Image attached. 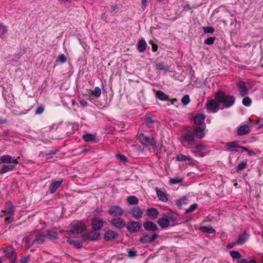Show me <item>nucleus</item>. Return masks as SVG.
Here are the masks:
<instances>
[{"mask_svg":"<svg viewBox=\"0 0 263 263\" xmlns=\"http://www.w3.org/2000/svg\"><path fill=\"white\" fill-rule=\"evenodd\" d=\"M66 241L68 243L70 244L71 245H73L77 248H80L82 247V242H80L79 240H74L71 239L70 238H68L67 239Z\"/></svg>","mask_w":263,"mask_h":263,"instance_id":"nucleus-35","label":"nucleus"},{"mask_svg":"<svg viewBox=\"0 0 263 263\" xmlns=\"http://www.w3.org/2000/svg\"><path fill=\"white\" fill-rule=\"evenodd\" d=\"M119 157L120 160L123 161H125L126 160V157L123 155H119Z\"/></svg>","mask_w":263,"mask_h":263,"instance_id":"nucleus-61","label":"nucleus"},{"mask_svg":"<svg viewBox=\"0 0 263 263\" xmlns=\"http://www.w3.org/2000/svg\"><path fill=\"white\" fill-rule=\"evenodd\" d=\"M199 230L204 233H208V234H213L215 233L216 231L212 227H208L206 226H202L199 228Z\"/></svg>","mask_w":263,"mask_h":263,"instance_id":"nucleus-34","label":"nucleus"},{"mask_svg":"<svg viewBox=\"0 0 263 263\" xmlns=\"http://www.w3.org/2000/svg\"><path fill=\"white\" fill-rule=\"evenodd\" d=\"M7 122V120L6 119H3L2 117H0V124H5Z\"/></svg>","mask_w":263,"mask_h":263,"instance_id":"nucleus-60","label":"nucleus"},{"mask_svg":"<svg viewBox=\"0 0 263 263\" xmlns=\"http://www.w3.org/2000/svg\"><path fill=\"white\" fill-rule=\"evenodd\" d=\"M128 255L130 257H135L137 255V251L130 249H127Z\"/></svg>","mask_w":263,"mask_h":263,"instance_id":"nucleus-48","label":"nucleus"},{"mask_svg":"<svg viewBox=\"0 0 263 263\" xmlns=\"http://www.w3.org/2000/svg\"><path fill=\"white\" fill-rule=\"evenodd\" d=\"M159 214L158 210L154 208L147 209L146 211V215L152 220L157 218L158 217Z\"/></svg>","mask_w":263,"mask_h":263,"instance_id":"nucleus-18","label":"nucleus"},{"mask_svg":"<svg viewBox=\"0 0 263 263\" xmlns=\"http://www.w3.org/2000/svg\"><path fill=\"white\" fill-rule=\"evenodd\" d=\"M7 32V28L4 26L2 24L0 23V37L2 35L4 34Z\"/></svg>","mask_w":263,"mask_h":263,"instance_id":"nucleus-49","label":"nucleus"},{"mask_svg":"<svg viewBox=\"0 0 263 263\" xmlns=\"http://www.w3.org/2000/svg\"><path fill=\"white\" fill-rule=\"evenodd\" d=\"M13 216H7V217L5 218V222H11L13 220Z\"/></svg>","mask_w":263,"mask_h":263,"instance_id":"nucleus-58","label":"nucleus"},{"mask_svg":"<svg viewBox=\"0 0 263 263\" xmlns=\"http://www.w3.org/2000/svg\"><path fill=\"white\" fill-rule=\"evenodd\" d=\"M143 225L144 229L149 232H155L159 229L158 226L152 221H145Z\"/></svg>","mask_w":263,"mask_h":263,"instance_id":"nucleus-16","label":"nucleus"},{"mask_svg":"<svg viewBox=\"0 0 263 263\" xmlns=\"http://www.w3.org/2000/svg\"><path fill=\"white\" fill-rule=\"evenodd\" d=\"M83 139L86 142H97L96 136L89 133L84 134L83 136Z\"/></svg>","mask_w":263,"mask_h":263,"instance_id":"nucleus-30","label":"nucleus"},{"mask_svg":"<svg viewBox=\"0 0 263 263\" xmlns=\"http://www.w3.org/2000/svg\"><path fill=\"white\" fill-rule=\"evenodd\" d=\"M202 30L205 33H212L215 31L213 27H203Z\"/></svg>","mask_w":263,"mask_h":263,"instance_id":"nucleus-44","label":"nucleus"},{"mask_svg":"<svg viewBox=\"0 0 263 263\" xmlns=\"http://www.w3.org/2000/svg\"><path fill=\"white\" fill-rule=\"evenodd\" d=\"M158 236L159 235L156 233H154L152 235L143 234V236L140 237V241L142 243H152L154 242Z\"/></svg>","mask_w":263,"mask_h":263,"instance_id":"nucleus-12","label":"nucleus"},{"mask_svg":"<svg viewBox=\"0 0 263 263\" xmlns=\"http://www.w3.org/2000/svg\"><path fill=\"white\" fill-rule=\"evenodd\" d=\"M46 238L50 240H52L58 238V233L57 231L52 230L44 232Z\"/></svg>","mask_w":263,"mask_h":263,"instance_id":"nucleus-22","label":"nucleus"},{"mask_svg":"<svg viewBox=\"0 0 263 263\" xmlns=\"http://www.w3.org/2000/svg\"><path fill=\"white\" fill-rule=\"evenodd\" d=\"M238 88L240 89L239 94L241 97H244L248 93V90L245 82L240 81L237 84Z\"/></svg>","mask_w":263,"mask_h":263,"instance_id":"nucleus-20","label":"nucleus"},{"mask_svg":"<svg viewBox=\"0 0 263 263\" xmlns=\"http://www.w3.org/2000/svg\"><path fill=\"white\" fill-rule=\"evenodd\" d=\"M125 227L129 232L136 233L140 230L141 225L139 222L131 220L126 223Z\"/></svg>","mask_w":263,"mask_h":263,"instance_id":"nucleus-9","label":"nucleus"},{"mask_svg":"<svg viewBox=\"0 0 263 263\" xmlns=\"http://www.w3.org/2000/svg\"><path fill=\"white\" fill-rule=\"evenodd\" d=\"M58 138L62 139L69 135L74 133V131L73 129L72 125L71 124H65L64 125H58L55 128Z\"/></svg>","mask_w":263,"mask_h":263,"instance_id":"nucleus-4","label":"nucleus"},{"mask_svg":"<svg viewBox=\"0 0 263 263\" xmlns=\"http://www.w3.org/2000/svg\"><path fill=\"white\" fill-rule=\"evenodd\" d=\"M183 179L178 177H176L170 179V182L171 184H177L182 182Z\"/></svg>","mask_w":263,"mask_h":263,"instance_id":"nucleus-40","label":"nucleus"},{"mask_svg":"<svg viewBox=\"0 0 263 263\" xmlns=\"http://www.w3.org/2000/svg\"><path fill=\"white\" fill-rule=\"evenodd\" d=\"M93 94L96 97H99L101 94V90L100 87L97 86L95 88L94 91H93Z\"/></svg>","mask_w":263,"mask_h":263,"instance_id":"nucleus-47","label":"nucleus"},{"mask_svg":"<svg viewBox=\"0 0 263 263\" xmlns=\"http://www.w3.org/2000/svg\"><path fill=\"white\" fill-rule=\"evenodd\" d=\"M147 44L144 40H140L137 44V48L139 52H143L146 50Z\"/></svg>","mask_w":263,"mask_h":263,"instance_id":"nucleus-33","label":"nucleus"},{"mask_svg":"<svg viewBox=\"0 0 263 263\" xmlns=\"http://www.w3.org/2000/svg\"><path fill=\"white\" fill-rule=\"evenodd\" d=\"M149 44L152 45V50L154 52H156L158 50V46L157 44H155L153 41H149Z\"/></svg>","mask_w":263,"mask_h":263,"instance_id":"nucleus-54","label":"nucleus"},{"mask_svg":"<svg viewBox=\"0 0 263 263\" xmlns=\"http://www.w3.org/2000/svg\"><path fill=\"white\" fill-rule=\"evenodd\" d=\"M251 103H252L251 99L248 97H245L243 99L242 101V104L245 106H250Z\"/></svg>","mask_w":263,"mask_h":263,"instance_id":"nucleus-42","label":"nucleus"},{"mask_svg":"<svg viewBox=\"0 0 263 263\" xmlns=\"http://www.w3.org/2000/svg\"><path fill=\"white\" fill-rule=\"evenodd\" d=\"M88 234L89 240L91 241L98 240L100 237V233L98 232L97 231H94L93 230H92L91 232L88 233Z\"/></svg>","mask_w":263,"mask_h":263,"instance_id":"nucleus-29","label":"nucleus"},{"mask_svg":"<svg viewBox=\"0 0 263 263\" xmlns=\"http://www.w3.org/2000/svg\"><path fill=\"white\" fill-rule=\"evenodd\" d=\"M79 103L83 107H86L87 106V102L84 99L81 100Z\"/></svg>","mask_w":263,"mask_h":263,"instance_id":"nucleus-57","label":"nucleus"},{"mask_svg":"<svg viewBox=\"0 0 263 263\" xmlns=\"http://www.w3.org/2000/svg\"><path fill=\"white\" fill-rule=\"evenodd\" d=\"M20 158L18 157L16 159H14L9 155H5L0 157V165L3 164L0 168V174H3L9 172L13 171L16 170V166L18 164L17 159Z\"/></svg>","mask_w":263,"mask_h":263,"instance_id":"nucleus-2","label":"nucleus"},{"mask_svg":"<svg viewBox=\"0 0 263 263\" xmlns=\"http://www.w3.org/2000/svg\"><path fill=\"white\" fill-rule=\"evenodd\" d=\"M176 160L179 161H188V164H192L193 159L190 156H185L183 154H179L176 156Z\"/></svg>","mask_w":263,"mask_h":263,"instance_id":"nucleus-23","label":"nucleus"},{"mask_svg":"<svg viewBox=\"0 0 263 263\" xmlns=\"http://www.w3.org/2000/svg\"><path fill=\"white\" fill-rule=\"evenodd\" d=\"M13 207L11 206L8 210L6 211L5 215L6 216H13Z\"/></svg>","mask_w":263,"mask_h":263,"instance_id":"nucleus-51","label":"nucleus"},{"mask_svg":"<svg viewBox=\"0 0 263 263\" xmlns=\"http://www.w3.org/2000/svg\"><path fill=\"white\" fill-rule=\"evenodd\" d=\"M157 222L162 228H166L169 226L170 222L166 218H160Z\"/></svg>","mask_w":263,"mask_h":263,"instance_id":"nucleus-32","label":"nucleus"},{"mask_svg":"<svg viewBox=\"0 0 263 263\" xmlns=\"http://www.w3.org/2000/svg\"><path fill=\"white\" fill-rule=\"evenodd\" d=\"M205 119V116L203 114L199 113L196 114L193 118L194 123L195 125L194 126H205V124L204 123Z\"/></svg>","mask_w":263,"mask_h":263,"instance_id":"nucleus-11","label":"nucleus"},{"mask_svg":"<svg viewBox=\"0 0 263 263\" xmlns=\"http://www.w3.org/2000/svg\"><path fill=\"white\" fill-rule=\"evenodd\" d=\"M46 239L44 232L39 233L36 235L35 238L33 240L32 243L42 244Z\"/></svg>","mask_w":263,"mask_h":263,"instance_id":"nucleus-19","label":"nucleus"},{"mask_svg":"<svg viewBox=\"0 0 263 263\" xmlns=\"http://www.w3.org/2000/svg\"><path fill=\"white\" fill-rule=\"evenodd\" d=\"M89 240V238L88 237V233L86 234H84L82 236V241L81 242H82V243L83 242H85Z\"/></svg>","mask_w":263,"mask_h":263,"instance_id":"nucleus-55","label":"nucleus"},{"mask_svg":"<svg viewBox=\"0 0 263 263\" xmlns=\"http://www.w3.org/2000/svg\"><path fill=\"white\" fill-rule=\"evenodd\" d=\"M118 233L112 230H108L105 233L104 239L106 241L112 240L118 237Z\"/></svg>","mask_w":263,"mask_h":263,"instance_id":"nucleus-14","label":"nucleus"},{"mask_svg":"<svg viewBox=\"0 0 263 263\" xmlns=\"http://www.w3.org/2000/svg\"><path fill=\"white\" fill-rule=\"evenodd\" d=\"M240 263H250V262H248L246 259H241L240 260Z\"/></svg>","mask_w":263,"mask_h":263,"instance_id":"nucleus-64","label":"nucleus"},{"mask_svg":"<svg viewBox=\"0 0 263 263\" xmlns=\"http://www.w3.org/2000/svg\"><path fill=\"white\" fill-rule=\"evenodd\" d=\"M226 146L228 147V149L230 151H234L235 152H237V150H233V148H238L239 145L238 144V141H234L232 142H228L226 144Z\"/></svg>","mask_w":263,"mask_h":263,"instance_id":"nucleus-31","label":"nucleus"},{"mask_svg":"<svg viewBox=\"0 0 263 263\" xmlns=\"http://www.w3.org/2000/svg\"><path fill=\"white\" fill-rule=\"evenodd\" d=\"M127 202L131 205H136L138 203V199L135 196H130L127 198Z\"/></svg>","mask_w":263,"mask_h":263,"instance_id":"nucleus-37","label":"nucleus"},{"mask_svg":"<svg viewBox=\"0 0 263 263\" xmlns=\"http://www.w3.org/2000/svg\"><path fill=\"white\" fill-rule=\"evenodd\" d=\"M249 235L245 231L243 233L239 235L236 243L240 245L244 244L249 238Z\"/></svg>","mask_w":263,"mask_h":263,"instance_id":"nucleus-27","label":"nucleus"},{"mask_svg":"<svg viewBox=\"0 0 263 263\" xmlns=\"http://www.w3.org/2000/svg\"><path fill=\"white\" fill-rule=\"evenodd\" d=\"M215 98L219 104L223 105L222 108L232 106L235 101V98L233 96L227 95L224 91L220 90L215 93Z\"/></svg>","mask_w":263,"mask_h":263,"instance_id":"nucleus-3","label":"nucleus"},{"mask_svg":"<svg viewBox=\"0 0 263 263\" xmlns=\"http://www.w3.org/2000/svg\"><path fill=\"white\" fill-rule=\"evenodd\" d=\"M5 256L9 260L10 263H15L17 259V253L15 249L10 246L6 247L3 249Z\"/></svg>","mask_w":263,"mask_h":263,"instance_id":"nucleus-5","label":"nucleus"},{"mask_svg":"<svg viewBox=\"0 0 263 263\" xmlns=\"http://www.w3.org/2000/svg\"><path fill=\"white\" fill-rule=\"evenodd\" d=\"M29 257L27 256H23L20 260L19 263H28Z\"/></svg>","mask_w":263,"mask_h":263,"instance_id":"nucleus-52","label":"nucleus"},{"mask_svg":"<svg viewBox=\"0 0 263 263\" xmlns=\"http://www.w3.org/2000/svg\"><path fill=\"white\" fill-rule=\"evenodd\" d=\"M58 60L62 63H64L67 61V58L64 54H60L58 57Z\"/></svg>","mask_w":263,"mask_h":263,"instance_id":"nucleus-50","label":"nucleus"},{"mask_svg":"<svg viewBox=\"0 0 263 263\" xmlns=\"http://www.w3.org/2000/svg\"><path fill=\"white\" fill-rule=\"evenodd\" d=\"M139 140L141 143L145 145H151L153 147H157V141L154 138H149L144 134H141L139 136Z\"/></svg>","mask_w":263,"mask_h":263,"instance_id":"nucleus-7","label":"nucleus"},{"mask_svg":"<svg viewBox=\"0 0 263 263\" xmlns=\"http://www.w3.org/2000/svg\"><path fill=\"white\" fill-rule=\"evenodd\" d=\"M156 69L158 70H168V67L163 62L158 63L156 64Z\"/></svg>","mask_w":263,"mask_h":263,"instance_id":"nucleus-36","label":"nucleus"},{"mask_svg":"<svg viewBox=\"0 0 263 263\" xmlns=\"http://www.w3.org/2000/svg\"><path fill=\"white\" fill-rule=\"evenodd\" d=\"M165 217L168 220L169 222H175L178 218V214L172 211H170L165 214Z\"/></svg>","mask_w":263,"mask_h":263,"instance_id":"nucleus-25","label":"nucleus"},{"mask_svg":"<svg viewBox=\"0 0 263 263\" xmlns=\"http://www.w3.org/2000/svg\"><path fill=\"white\" fill-rule=\"evenodd\" d=\"M220 104L215 100H211L206 104L207 109L216 112L219 109Z\"/></svg>","mask_w":263,"mask_h":263,"instance_id":"nucleus-17","label":"nucleus"},{"mask_svg":"<svg viewBox=\"0 0 263 263\" xmlns=\"http://www.w3.org/2000/svg\"><path fill=\"white\" fill-rule=\"evenodd\" d=\"M124 212V210L118 205L110 206L108 210V213L115 218L123 215Z\"/></svg>","mask_w":263,"mask_h":263,"instance_id":"nucleus-8","label":"nucleus"},{"mask_svg":"<svg viewBox=\"0 0 263 263\" xmlns=\"http://www.w3.org/2000/svg\"><path fill=\"white\" fill-rule=\"evenodd\" d=\"M92 229L94 231H99L103 227V221L99 218H94L91 222Z\"/></svg>","mask_w":263,"mask_h":263,"instance_id":"nucleus-13","label":"nucleus"},{"mask_svg":"<svg viewBox=\"0 0 263 263\" xmlns=\"http://www.w3.org/2000/svg\"><path fill=\"white\" fill-rule=\"evenodd\" d=\"M145 122L146 124V126L151 128L153 127V124L154 122V121L152 119L151 117H147L145 119Z\"/></svg>","mask_w":263,"mask_h":263,"instance_id":"nucleus-39","label":"nucleus"},{"mask_svg":"<svg viewBox=\"0 0 263 263\" xmlns=\"http://www.w3.org/2000/svg\"><path fill=\"white\" fill-rule=\"evenodd\" d=\"M250 132V128L247 124H244L238 127L237 129V135L238 136H243L247 135Z\"/></svg>","mask_w":263,"mask_h":263,"instance_id":"nucleus-21","label":"nucleus"},{"mask_svg":"<svg viewBox=\"0 0 263 263\" xmlns=\"http://www.w3.org/2000/svg\"><path fill=\"white\" fill-rule=\"evenodd\" d=\"M247 152L249 156H255L256 155V153L252 150L248 149Z\"/></svg>","mask_w":263,"mask_h":263,"instance_id":"nucleus-59","label":"nucleus"},{"mask_svg":"<svg viewBox=\"0 0 263 263\" xmlns=\"http://www.w3.org/2000/svg\"><path fill=\"white\" fill-rule=\"evenodd\" d=\"M197 206L198 204L197 203H194L190 205L188 209H186L185 212L186 213H191L195 211L197 208Z\"/></svg>","mask_w":263,"mask_h":263,"instance_id":"nucleus-45","label":"nucleus"},{"mask_svg":"<svg viewBox=\"0 0 263 263\" xmlns=\"http://www.w3.org/2000/svg\"><path fill=\"white\" fill-rule=\"evenodd\" d=\"M110 223L118 229H122L126 225V222L122 218L119 217L111 219Z\"/></svg>","mask_w":263,"mask_h":263,"instance_id":"nucleus-10","label":"nucleus"},{"mask_svg":"<svg viewBox=\"0 0 263 263\" xmlns=\"http://www.w3.org/2000/svg\"><path fill=\"white\" fill-rule=\"evenodd\" d=\"M129 213L133 217L138 219L142 218L143 212L140 207L134 206L130 210Z\"/></svg>","mask_w":263,"mask_h":263,"instance_id":"nucleus-15","label":"nucleus"},{"mask_svg":"<svg viewBox=\"0 0 263 263\" xmlns=\"http://www.w3.org/2000/svg\"><path fill=\"white\" fill-rule=\"evenodd\" d=\"M230 255L233 259L240 258L241 255L239 252L236 251H232L230 252Z\"/></svg>","mask_w":263,"mask_h":263,"instance_id":"nucleus-41","label":"nucleus"},{"mask_svg":"<svg viewBox=\"0 0 263 263\" xmlns=\"http://www.w3.org/2000/svg\"><path fill=\"white\" fill-rule=\"evenodd\" d=\"M155 190L157 195L160 200L163 202H166L168 200L166 194L163 191L159 190L158 187L155 188Z\"/></svg>","mask_w":263,"mask_h":263,"instance_id":"nucleus-28","label":"nucleus"},{"mask_svg":"<svg viewBox=\"0 0 263 263\" xmlns=\"http://www.w3.org/2000/svg\"><path fill=\"white\" fill-rule=\"evenodd\" d=\"M155 96L157 98L161 101L170 100L169 97L161 90L156 91Z\"/></svg>","mask_w":263,"mask_h":263,"instance_id":"nucleus-26","label":"nucleus"},{"mask_svg":"<svg viewBox=\"0 0 263 263\" xmlns=\"http://www.w3.org/2000/svg\"><path fill=\"white\" fill-rule=\"evenodd\" d=\"M9 134V130H5L3 132V135H4V136H8Z\"/></svg>","mask_w":263,"mask_h":263,"instance_id":"nucleus-63","label":"nucleus"},{"mask_svg":"<svg viewBox=\"0 0 263 263\" xmlns=\"http://www.w3.org/2000/svg\"><path fill=\"white\" fill-rule=\"evenodd\" d=\"M71 233L73 234H78L82 233L86 229V226L79 221H74L71 224Z\"/></svg>","mask_w":263,"mask_h":263,"instance_id":"nucleus-6","label":"nucleus"},{"mask_svg":"<svg viewBox=\"0 0 263 263\" xmlns=\"http://www.w3.org/2000/svg\"><path fill=\"white\" fill-rule=\"evenodd\" d=\"M248 166L247 161H241L237 166V168L236 171L237 172H239L245 169Z\"/></svg>","mask_w":263,"mask_h":263,"instance_id":"nucleus-38","label":"nucleus"},{"mask_svg":"<svg viewBox=\"0 0 263 263\" xmlns=\"http://www.w3.org/2000/svg\"><path fill=\"white\" fill-rule=\"evenodd\" d=\"M63 182L62 180L60 181H53L49 186V190L50 193H54L57 191V189L61 185Z\"/></svg>","mask_w":263,"mask_h":263,"instance_id":"nucleus-24","label":"nucleus"},{"mask_svg":"<svg viewBox=\"0 0 263 263\" xmlns=\"http://www.w3.org/2000/svg\"><path fill=\"white\" fill-rule=\"evenodd\" d=\"M215 40V37H209L204 41V43L206 45H211L214 43Z\"/></svg>","mask_w":263,"mask_h":263,"instance_id":"nucleus-46","label":"nucleus"},{"mask_svg":"<svg viewBox=\"0 0 263 263\" xmlns=\"http://www.w3.org/2000/svg\"><path fill=\"white\" fill-rule=\"evenodd\" d=\"M44 111V107L43 106L38 107L35 111V114L40 115L42 114Z\"/></svg>","mask_w":263,"mask_h":263,"instance_id":"nucleus-53","label":"nucleus"},{"mask_svg":"<svg viewBox=\"0 0 263 263\" xmlns=\"http://www.w3.org/2000/svg\"><path fill=\"white\" fill-rule=\"evenodd\" d=\"M57 152V149H56L50 150L45 153V155L48 156V155H54V154H56Z\"/></svg>","mask_w":263,"mask_h":263,"instance_id":"nucleus-56","label":"nucleus"},{"mask_svg":"<svg viewBox=\"0 0 263 263\" xmlns=\"http://www.w3.org/2000/svg\"><path fill=\"white\" fill-rule=\"evenodd\" d=\"M190 97L187 95L184 96L181 99V102L183 105H186L190 103Z\"/></svg>","mask_w":263,"mask_h":263,"instance_id":"nucleus-43","label":"nucleus"},{"mask_svg":"<svg viewBox=\"0 0 263 263\" xmlns=\"http://www.w3.org/2000/svg\"><path fill=\"white\" fill-rule=\"evenodd\" d=\"M117 8V5H112L111 6V12L112 13L114 11H115Z\"/></svg>","mask_w":263,"mask_h":263,"instance_id":"nucleus-62","label":"nucleus"},{"mask_svg":"<svg viewBox=\"0 0 263 263\" xmlns=\"http://www.w3.org/2000/svg\"><path fill=\"white\" fill-rule=\"evenodd\" d=\"M205 136V126H192L191 129L184 131L182 136L181 143L192 149L193 153H199L205 149L206 146L203 144L196 145V142L198 140L203 139Z\"/></svg>","mask_w":263,"mask_h":263,"instance_id":"nucleus-1","label":"nucleus"}]
</instances>
